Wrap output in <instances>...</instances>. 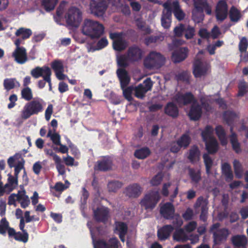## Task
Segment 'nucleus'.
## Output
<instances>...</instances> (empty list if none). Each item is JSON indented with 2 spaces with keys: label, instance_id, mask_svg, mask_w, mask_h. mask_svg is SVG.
Listing matches in <instances>:
<instances>
[{
  "label": "nucleus",
  "instance_id": "nucleus-1",
  "mask_svg": "<svg viewBox=\"0 0 248 248\" xmlns=\"http://www.w3.org/2000/svg\"><path fill=\"white\" fill-rule=\"evenodd\" d=\"M104 27L98 21L85 19L82 28V32L92 39L99 38L103 34Z\"/></svg>",
  "mask_w": 248,
  "mask_h": 248
},
{
  "label": "nucleus",
  "instance_id": "nucleus-2",
  "mask_svg": "<svg viewBox=\"0 0 248 248\" xmlns=\"http://www.w3.org/2000/svg\"><path fill=\"white\" fill-rule=\"evenodd\" d=\"M44 101L42 99L37 98L27 102L21 111V118L27 120L32 115H38L44 109Z\"/></svg>",
  "mask_w": 248,
  "mask_h": 248
},
{
  "label": "nucleus",
  "instance_id": "nucleus-3",
  "mask_svg": "<svg viewBox=\"0 0 248 248\" xmlns=\"http://www.w3.org/2000/svg\"><path fill=\"white\" fill-rule=\"evenodd\" d=\"M65 19L68 27L77 28L82 20V13L79 8L71 7L65 15Z\"/></svg>",
  "mask_w": 248,
  "mask_h": 248
},
{
  "label": "nucleus",
  "instance_id": "nucleus-4",
  "mask_svg": "<svg viewBox=\"0 0 248 248\" xmlns=\"http://www.w3.org/2000/svg\"><path fill=\"white\" fill-rule=\"evenodd\" d=\"M165 58L159 52L151 51L144 60V65L148 69H159L165 63Z\"/></svg>",
  "mask_w": 248,
  "mask_h": 248
},
{
  "label": "nucleus",
  "instance_id": "nucleus-5",
  "mask_svg": "<svg viewBox=\"0 0 248 248\" xmlns=\"http://www.w3.org/2000/svg\"><path fill=\"white\" fill-rule=\"evenodd\" d=\"M160 199L158 191H152L145 195L140 204L146 210H153Z\"/></svg>",
  "mask_w": 248,
  "mask_h": 248
},
{
  "label": "nucleus",
  "instance_id": "nucleus-6",
  "mask_svg": "<svg viewBox=\"0 0 248 248\" xmlns=\"http://www.w3.org/2000/svg\"><path fill=\"white\" fill-rule=\"evenodd\" d=\"M208 201L203 196L198 197L194 204L193 207L196 212L198 213L201 211L200 219L201 220L206 222L207 219L208 211Z\"/></svg>",
  "mask_w": 248,
  "mask_h": 248
},
{
  "label": "nucleus",
  "instance_id": "nucleus-7",
  "mask_svg": "<svg viewBox=\"0 0 248 248\" xmlns=\"http://www.w3.org/2000/svg\"><path fill=\"white\" fill-rule=\"evenodd\" d=\"M108 8L105 0H91L90 10L91 13L97 17L102 16Z\"/></svg>",
  "mask_w": 248,
  "mask_h": 248
},
{
  "label": "nucleus",
  "instance_id": "nucleus-8",
  "mask_svg": "<svg viewBox=\"0 0 248 248\" xmlns=\"http://www.w3.org/2000/svg\"><path fill=\"white\" fill-rule=\"evenodd\" d=\"M91 235L94 248H118L119 241L116 237L109 239L107 242L103 239L95 240L94 235L92 232Z\"/></svg>",
  "mask_w": 248,
  "mask_h": 248
},
{
  "label": "nucleus",
  "instance_id": "nucleus-9",
  "mask_svg": "<svg viewBox=\"0 0 248 248\" xmlns=\"http://www.w3.org/2000/svg\"><path fill=\"white\" fill-rule=\"evenodd\" d=\"M216 17L218 21L222 22L227 17L228 14V6L224 0H219L216 6Z\"/></svg>",
  "mask_w": 248,
  "mask_h": 248
},
{
  "label": "nucleus",
  "instance_id": "nucleus-10",
  "mask_svg": "<svg viewBox=\"0 0 248 248\" xmlns=\"http://www.w3.org/2000/svg\"><path fill=\"white\" fill-rule=\"evenodd\" d=\"M175 100L179 106H187L197 101V99L191 92L177 93L175 96Z\"/></svg>",
  "mask_w": 248,
  "mask_h": 248
},
{
  "label": "nucleus",
  "instance_id": "nucleus-11",
  "mask_svg": "<svg viewBox=\"0 0 248 248\" xmlns=\"http://www.w3.org/2000/svg\"><path fill=\"white\" fill-rule=\"evenodd\" d=\"M142 49L136 45L129 47L126 53L128 60L130 62L139 61L142 58Z\"/></svg>",
  "mask_w": 248,
  "mask_h": 248
},
{
  "label": "nucleus",
  "instance_id": "nucleus-12",
  "mask_svg": "<svg viewBox=\"0 0 248 248\" xmlns=\"http://www.w3.org/2000/svg\"><path fill=\"white\" fill-rule=\"evenodd\" d=\"M202 114V106L197 102V101L191 104L188 113V116L191 120L198 121L201 118Z\"/></svg>",
  "mask_w": 248,
  "mask_h": 248
},
{
  "label": "nucleus",
  "instance_id": "nucleus-13",
  "mask_svg": "<svg viewBox=\"0 0 248 248\" xmlns=\"http://www.w3.org/2000/svg\"><path fill=\"white\" fill-rule=\"evenodd\" d=\"M114 232L118 234L121 241L124 242L125 235L128 232L127 224L123 221H116L114 223Z\"/></svg>",
  "mask_w": 248,
  "mask_h": 248
},
{
  "label": "nucleus",
  "instance_id": "nucleus-14",
  "mask_svg": "<svg viewBox=\"0 0 248 248\" xmlns=\"http://www.w3.org/2000/svg\"><path fill=\"white\" fill-rule=\"evenodd\" d=\"M208 69L207 65L203 64L200 60L197 59L193 63V75L195 78H201L207 74Z\"/></svg>",
  "mask_w": 248,
  "mask_h": 248
},
{
  "label": "nucleus",
  "instance_id": "nucleus-15",
  "mask_svg": "<svg viewBox=\"0 0 248 248\" xmlns=\"http://www.w3.org/2000/svg\"><path fill=\"white\" fill-rule=\"evenodd\" d=\"M229 234V231L225 228L214 231L213 232L214 244L216 245L221 244L226 240Z\"/></svg>",
  "mask_w": 248,
  "mask_h": 248
},
{
  "label": "nucleus",
  "instance_id": "nucleus-16",
  "mask_svg": "<svg viewBox=\"0 0 248 248\" xmlns=\"http://www.w3.org/2000/svg\"><path fill=\"white\" fill-rule=\"evenodd\" d=\"M160 213L166 219H172L174 216L175 208L172 203L167 202L160 209Z\"/></svg>",
  "mask_w": 248,
  "mask_h": 248
},
{
  "label": "nucleus",
  "instance_id": "nucleus-17",
  "mask_svg": "<svg viewBox=\"0 0 248 248\" xmlns=\"http://www.w3.org/2000/svg\"><path fill=\"white\" fill-rule=\"evenodd\" d=\"M188 51L186 47H180L174 50L172 53V61L176 63L184 61L187 57Z\"/></svg>",
  "mask_w": 248,
  "mask_h": 248
},
{
  "label": "nucleus",
  "instance_id": "nucleus-18",
  "mask_svg": "<svg viewBox=\"0 0 248 248\" xmlns=\"http://www.w3.org/2000/svg\"><path fill=\"white\" fill-rule=\"evenodd\" d=\"M112 165V161L110 157L104 156L97 161L94 169L99 171H107L111 169Z\"/></svg>",
  "mask_w": 248,
  "mask_h": 248
},
{
  "label": "nucleus",
  "instance_id": "nucleus-19",
  "mask_svg": "<svg viewBox=\"0 0 248 248\" xmlns=\"http://www.w3.org/2000/svg\"><path fill=\"white\" fill-rule=\"evenodd\" d=\"M142 188L137 184L134 183L128 186L125 188L124 193L129 198H136L141 194Z\"/></svg>",
  "mask_w": 248,
  "mask_h": 248
},
{
  "label": "nucleus",
  "instance_id": "nucleus-20",
  "mask_svg": "<svg viewBox=\"0 0 248 248\" xmlns=\"http://www.w3.org/2000/svg\"><path fill=\"white\" fill-rule=\"evenodd\" d=\"M12 57L19 64H24L28 60L27 53L25 48H16L12 53Z\"/></svg>",
  "mask_w": 248,
  "mask_h": 248
},
{
  "label": "nucleus",
  "instance_id": "nucleus-21",
  "mask_svg": "<svg viewBox=\"0 0 248 248\" xmlns=\"http://www.w3.org/2000/svg\"><path fill=\"white\" fill-rule=\"evenodd\" d=\"M193 4L195 9L198 12L202 13L205 11L206 14H211V7L207 0H193Z\"/></svg>",
  "mask_w": 248,
  "mask_h": 248
},
{
  "label": "nucleus",
  "instance_id": "nucleus-22",
  "mask_svg": "<svg viewBox=\"0 0 248 248\" xmlns=\"http://www.w3.org/2000/svg\"><path fill=\"white\" fill-rule=\"evenodd\" d=\"M93 217L97 222L106 223L108 220V211L107 208H97L94 210Z\"/></svg>",
  "mask_w": 248,
  "mask_h": 248
},
{
  "label": "nucleus",
  "instance_id": "nucleus-23",
  "mask_svg": "<svg viewBox=\"0 0 248 248\" xmlns=\"http://www.w3.org/2000/svg\"><path fill=\"white\" fill-rule=\"evenodd\" d=\"M116 73L120 82L121 87L123 89L129 83L130 78L127 71L124 68L118 69Z\"/></svg>",
  "mask_w": 248,
  "mask_h": 248
},
{
  "label": "nucleus",
  "instance_id": "nucleus-24",
  "mask_svg": "<svg viewBox=\"0 0 248 248\" xmlns=\"http://www.w3.org/2000/svg\"><path fill=\"white\" fill-rule=\"evenodd\" d=\"M174 230V227L171 225H166L159 229L157 231V236L161 241L168 239L171 232Z\"/></svg>",
  "mask_w": 248,
  "mask_h": 248
},
{
  "label": "nucleus",
  "instance_id": "nucleus-25",
  "mask_svg": "<svg viewBox=\"0 0 248 248\" xmlns=\"http://www.w3.org/2000/svg\"><path fill=\"white\" fill-rule=\"evenodd\" d=\"M51 72L50 68L48 66H37L31 70V74L35 78H38L41 77L43 78V76H47Z\"/></svg>",
  "mask_w": 248,
  "mask_h": 248
},
{
  "label": "nucleus",
  "instance_id": "nucleus-26",
  "mask_svg": "<svg viewBox=\"0 0 248 248\" xmlns=\"http://www.w3.org/2000/svg\"><path fill=\"white\" fill-rule=\"evenodd\" d=\"M164 112L167 115L173 118H176L178 116L179 109L175 104L170 102L166 105L164 108Z\"/></svg>",
  "mask_w": 248,
  "mask_h": 248
},
{
  "label": "nucleus",
  "instance_id": "nucleus-27",
  "mask_svg": "<svg viewBox=\"0 0 248 248\" xmlns=\"http://www.w3.org/2000/svg\"><path fill=\"white\" fill-rule=\"evenodd\" d=\"M187 158L189 161L194 164L199 161L200 158V151L196 145H193L189 150Z\"/></svg>",
  "mask_w": 248,
  "mask_h": 248
},
{
  "label": "nucleus",
  "instance_id": "nucleus-28",
  "mask_svg": "<svg viewBox=\"0 0 248 248\" xmlns=\"http://www.w3.org/2000/svg\"><path fill=\"white\" fill-rule=\"evenodd\" d=\"M205 144V149L209 154H214L218 150V143L215 138H211L210 140L204 141Z\"/></svg>",
  "mask_w": 248,
  "mask_h": 248
},
{
  "label": "nucleus",
  "instance_id": "nucleus-29",
  "mask_svg": "<svg viewBox=\"0 0 248 248\" xmlns=\"http://www.w3.org/2000/svg\"><path fill=\"white\" fill-rule=\"evenodd\" d=\"M232 245L235 247H244L248 243V239L245 235H235L231 238Z\"/></svg>",
  "mask_w": 248,
  "mask_h": 248
},
{
  "label": "nucleus",
  "instance_id": "nucleus-30",
  "mask_svg": "<svg viewBox=\"0 0 248 248\" xmlns=\"http://www.w3.org/2000/svg\"><path fill=\"white\" fill-rule=\"evenodd\" d=\"M172 6L173 13L176 18L179 21L182 20L185 16V14L181 9L178 1H173L172 3Z\"/></svg>",
  "mask_w": 248,
  "mask_h": 248
},
{
  "label": "nucleus",
  "instance_id": "nucleus-31",
  "mask_svg": "<svg viewBox=\"0 0 248 248\" xmlns=\"http://www.w3.org/2000/svg\"><path fill=\"white\" fill-rule=\"evenodd\" d=\"M188 170L191 183L194 185H197L202 179L201 171L193 168H189Z\"/></svg>",
  "mask_w": 248,
  "mask_h": 248
},
{
  "label": "nucleus",
  "instance_id": "nucleus-32",
  "mask_svg": "<svg viewBox=\"0 0 248 248\" xmlns=\"http://www.w3.org/2000/svg\"><path fill=\"white\" fill-rule=\"evenodd\" d=\"M216 134L222 146H226L228 143L225 131L221 125H217L215 128Z\"/></svg>",
  "mask_w": 248,
  "mask_h": 248
},
{
  "label": "nucleus",
  "instance_id": "nucleus-33",
  "mask_svg": "<svg viewBox=\"0 0 248 248\" xmlns=\"http://www.w3.org/2000/svg\"><path fill=\"white\" fill-rule=\"evenodd\" d=\"M230 140L233 150L237 154L240 153L242 152L240 143L238 140L237 134L235 132H232L230 136Z\"/></svg>",
  "mask_w": 248,
  "mask_h": 248
},
{
  "label": "nucleus",
  "instance_id": "nucleus-34",
  "mask_svg": "<svg viewBox=\"0 0 248 248\" xmlns=\"http://www.w3.org/2000/svg\"><path fill=\"white\" fill-rule=\"evenodd\" d=\"M236 114L233 111L227 110L223 114V118L228 125H233L235 120L237 118Z\"/></svg>",
  "mask_w": 248,
  "mask_h": 248
},
{
  "label": "nucleus",
  "instance_id": "nucleus-35",
  "mask_svg": "<svg viewBox=\"0 0 248 248\" xmlns=\"http://www.w3.org/2000/svg\"><path fill=\"white\" fill-rule=\"evenodd\" d=\"M151 154V151L147 147H142L136 150L134 152L135 156L139 159L147 158Z\"/></svg>",
  "mask_w": 248,
  "mask_h": 248
},
{
  "label": "nucleus",
  "instance_id": "nucleus-36",
  "mask_svg": "<svg viewBox=\"0 0 248 248\" xmlns=\"http://www.w3.org/2000/svg\"><path fill=\"white\" fill-rule=\"evenodd\" d=\"M123 186V183L119 181L112 180L107 184V188L109 192L116 193Z\"/></svg>",
  "mask_w": 248,
  "mask_h": 248
},
{
  "label": "nucleus",
  "instance_id": "nucleus-37",
  "mask_svg": "<svg viewBox=\"0 0 248 248\" xmlns=\"http://www.w3.org/2000/svg\"><path fill=\"white\" fill-rule=\"evenodd\" d=\"M112 46L115 50L121 51L126 48L127 43L123 37L120 39L114 40L113 41Z\"/></svg>",
  "mask_w": 248,
  "mask_h": 248
},
{
  "label": "nucleus",
  "instance_id": "nucleus-38",
  "mask_svg": "<svg viewBox=\"0 0 248 248\" xmlns=\"http://www.w3.org/2000/svg\"><path fill=\"white\" fill-rule=\"evenodd\" d=\"M229 17L232 22H237L241 17L240 11L235 7L232 6L229 11Z\"/></svg>",
  "mask_w": 248,
  "mask_h": 248
},
{
  "label": "nucleus",
  "instance_id": "nucleus-39",
  "mask_svg": "<svg viewBox=\"0 0 248 248\" xmlns=\"http://www.w3.org/2000/svg\"><path fill=\"white\" fill-rule=\"evenodd\" d=\"M173 239L179 242H186L188 240V236L182 229L177 230L173 235Z\"/></svg>",
  "mask_w": 248,
  "mask_h": 248
},
{
  "label": "nucleus",
  "instance_id": "nucleus-40",
  "mask_svg": "<svg viewBox=\"0 0 248 248\" xmlns=\"http://www.w3.org/2000/svg\"><path fill=\"white\" fill-rule=\"evenodd\" d=\"M176 141L182 148L186 149L190 144L191 138L187 134H183Z\"/></svg>",
  "mask_w": 248,
  "mask_h": 248
},
{
  "label": "nucleus",
  "instance_id": "nucleus-41",
  "mask_svg": "<svg viewBox=\"0 0 248 248\" xmlns=\"http://www.w3.org/2000/svg\"><path fill=\"white\" fill-rule=\"evenodd\" d=\"M32 31L30 29H26L23 27L18 29L16 32V36H21L22 39H27L31 35Z\"/></svg>",
  "mask_w": 248,
  "mask_h": 248
},
{
  "label": "nucleus",
  "instance_id": "nucleus-42",
  "mask_svg": "<svg viewBox=\"0 0 248 248\" xmlns=\"http://www.w3.org/2000/svg\"><path fill=\"white\" fill-rule=\"evenodd\" d=\"M21 98L26 101H30L33 98V94L31 89L26 87L23 88L21 91Z\"/></svg>",
  "mask_w": 248,
  "mask_h": 248
},
{
  "label": "nucleus",
  "instance_id": "nucleus-43",
  "mask_svg": "<svg viewBox=\"0 0 248 248\" xmlns=\"http://www.w3.org/2000/svg\"><path fill=\"white\" fill-rule=\"evenodd\" d=\"M234 173L235 177L237 178H241L243 176V168L240 162L235 159L233 162Z\"/></svg>",
  "mask_w": 248,
  "mask_h": 248
},
{
  "label": "nucleus",
  "instance_id": "nucleus-44",
  "mask_svg": "<svg viewBox=\"0 0 248 248\" xmlns=\"http://www.w3.org/2000/svg\"><path fill=\"white\" fill-rule=\"evenodd\" d=\"M213 130L210 125H207L202 132V137L203 141L210 140L211 138H215L212 136Z\"/></svg>",
  "mask_w": 248,
  "mask_h": 248
},
{
  "label": "nucleus",
  "instance_id": "nucleus-45",
  "mask_svg": "<svg viewBox=\"0 0 248 248\" xmlns=\"http://www.w3.org/2000/svg\"><path fill=\"white\" fill-rule=\"evenodd\" d=\"M184 34L187 40L192 39L195 35V28L189 25H185Z\"/></svg>",
  "mask_w": 248,
  "mask_h": 248
},
{
  "label": "nucleus",
  "instance_id": "nucleus-46",
  "mask_svg": "<svg viewBox=\"0 0 248 248\" xmlns=\"http://www.w3.org/2000/svg\"><path fill=\"white\" fill-rule=\"evenodd\" d=\"M171 16L168 14H162L161 18V25L164 29H169L171 23Z\"/></svg>",
  "mask_w": 248,
  "mask_h": 248
},
{
  "label": "nucleus",
  "instance_id": "nucleus-47",
  "mask_svg": "<svg viewBox=\"0 0 248 248\" xmlns=\"http://www.w3.org/2000/svg\"><path fill=\"white\" fill-rule=\"evenodd\" d=\"M58 2V0H42V4L46 11L53 10Z\"/></svg>",
  "mask_w": 248,
  "mask_h": 248
},
{
  "label": "nucleus",
  "instance_id": "nucleus-48",
  "mask_svg": "<svg viewBox=\"0 0 248 248\" xmlns=\"http://www.w3.org/2000/svg\"><path fill=\"white\" fill-rule=\"evenodd\" d=\"M204 163L206 168V172L207 174L210 173V170L213 166V162L211 157L207 154L203 155Z\"/></svg>",
  "mask_w": 248,
  "mask_h": 248
},
{
  "label": "nucleus",
  "instance_id": "nucleus-49",
  "mask_svg": "<svg viewBox=\"0 0 248 248\" xmlns=\"http://www.w3.org/2000/svg\"><path fill=\"white\" fill-rule=\"evenodd\" d=\"M16 232V235L15 236L14 239L18 241L22 242L23 243H26L28 242L29 239V234L27 231Z\"/></svg>",
  "mask_w": 248,
  "mask_h": 248
},
{
  "label": "nucleus",
  "instance_id": "nucleus-50",
  "mask_svg": "<svg viewBox=\"0 0 248 248\" xmlns=\"http://www.w3.org/2000/svg\"><path fill=\"white\" fill-rule=\"evenodd\" d=\"M47 137L50 138L53 144L56 145H60L61 136L58 133H55L52 134L51 130H49Z\"/></svg>",
  "mask_w": 248,
  "mask_h": 248
},
{
  "label": "nucleus",
  "instance_id": "nucleus-51",
  "mask_svg": "<svg viewBox=\"0 0 248 248\" xmlns=\"http://www.w3.org/2000/svg\"><path fill=\"white\" fill-rule=\"evenodd\" d=\"M135 96L139 98H142L144 97L145 94L147 91L143 88V85L142 84H139L135 88Z\"/></svg>",
  "mask_w": 248,
  "mask_h": 248
},
{
  "label": "nucleus",
  "instance_id": "nucleus-52",
  "mask_svg": "<svg viewBox=\"0 0 248 248\" xmlns=\"http://www.w3.org/2000/svg\"><path fill=\"white\" fill-rule=\"evenodd\" d=\"M9 223L5 217L1 218L0 220V234L5 235L7 229H8Z\"/></svg>",
  "mask_w": 248,
  "mask_h": 248
},
{
  "label": "nucleus",
  "instance_id": "nucleus-53",
  "mask_svg": "<svg viewBox=\"0 0 248 248\" xmlns=\"http://www.w3.org/2000/svg\"><path fill=\"white\" fill-rule=\"evenodd\" d=\"M54 162L59 174L62 175L65 174V166L63 164H62L61 158L60 157L58 158H56V160Z\"/></svg>",
  "mask_w": 248,
  "mask_h": 248
},
{
  "label": "nucleus",
  "instance_id": "nucleus-54",
  "mask_svg": "<svg viewBox=\"0 0 248 248\" xmlns=\"http://www.w3.org/2000/svg\"><path fill=\"white\" fill-rule=\"evenodd\" d=\"M51 67L55 72L64 70L62 62L61 60H54L51 63Z\"/></svg>",
  "mask_w": 248,
  "mask_h": 248
},
{
  "label": "nucleus",
  "instance_id": "nucleus-55",
  "mask_svg": "<svg viewBox=\"0 0 248 248\" xmlns=\"http://www.w3.org/2000/svg\"><path fill=\"white\" fill-rule=\"evenodd\" d=\"M185 24L180 23L178 26H176L173 32L174 35L178 37H181L183 36L185 31Z\"/></svg>",
  "mask_w": 248,
  "mask_h": 248
},
{
  "label": "nucleus",
  "instance_id": "nucleus-56",
  "mask_svg": "<svg viewBox=\"0 0 248 248\" xmlns=\"http://www.w3.org/2000/svg\"><path fill=\"white\" fill-rule=\"evenodd\" d=\"M248 46V41L246 37H243L239 43V50L240 52L246 51Z\"/></svg>",
  "mask_w": 248,
  "mask_h": 248
},
{
  "label": "nucleus",
  "instance_id": "nucleus-57",
  "mask_svg": "<svg viewBox=\"0 0 248 248\" xmlns=\"http://www.w3.org/2000/svg\"><path fill=\"white\" fill-rule=\"evenodd\" d=\"M3 86L7 91L13 89L15 87L14 79L13 78H6L4 80Z\"/></svg>",
  "mask_w": 248,
  "mask_h": 248
},
{
  "label": "nucleus",
  "instance_id": "nucleus-58",
  "mask_svg": "<svg viewBox=\"0 0 248 248\" xmlns=\"http://www.w3.org/2000/svg\"><path fill=\"white\" fill-rule=\"evenodd\" d=\"M127 61H128V60L127 55L125 56L122 55L118 59V65L119 67H122V68L124 69V68L128 66Z\"/></svg>",
  "mask_w": 248,
  "mask_h": 248
},
{
  "label": "nucleus",
  "instance_id": "nucleus-59",
  "mask_svg": "<svg viewBox=\"0 0 248 248\" xmlns=\"http://www.w3.org/2000/svg\"><path fill=\"white\" fill-rule=\"evenodd\" d=\"M163 176L161 173H158L150 181V184L153 186H158L162 181Z\"/></svg>",
  "mask_w": 248,
  "mask_h": 248
},
{
  "label": "nucleus",
  "instance_id": "nucleus-60",
  "mask_svg": "<svg viewBox=\"0 0 248 248\" xmlns=\"http://www.w3.org/2000/svg\"><path fill=\"white\" fill-rule=\"evenodd\" d=\"M200 102L201 104L200 105L202 106V109L203 108L206 112H209L211 110L212 107L209 104L208 100L205 98L202 97L200 99Z\"/></svg>",
  "mask_w": 248,
  "mask_h": 248
},
{
  "label": "nucleus",
  "instance_id": "nucleus-61",
  "mask_svg": "<svg viewBox=\"0 0 248 248\" xmlns=\"http://www.w3.org/2000/svg\"><path fill=\"white\" fill-rule=\"evenodd\" d=\"M237 96H243L247 93V86L245 82H241L238 86Z\"/></svg>",
  "mask_w": 248,
  "mask_h": 248
},
{
  "label": "nucleus",
  "instance_id": "nucleus-62",
  "mask_svg": "<svg viewBox=\"0 0 248 248\" xmlns=\"http://www.w3.org/2000/svg\"><path fill=\"white\" fill-rule=\"evenodd\" d=\"M136 26L139 30L144 31L147 33H150V29L149 28L145 27V23L144 22L137 20L136 21Z\"/></svg>",
  "mask_w": 248,
  "mask_h": 248
},
{
  "label": "nucleus",
  "instance_id": "nucleus-63",
  "mask_svg": "<svg viewBox=\"0 0 248 248\" xmlns=\"http://www.w3.org/2000/svg\"><path fill=\"white\" fill-rule=\"evenodd\" d=\"M108 45V41L106 38H102L96 44L97 49H101Z\"/></svg>",
  "mask_w": 248,
  "mask_h": 248
},
{
  "label": "nucleus",
  "instance_id": "nucleus-64",
  "mask_svg": "<svg viewBox=\"0 0 248 248\" xmlns=\"http://www.w3.org/2000/svg\"><path fill=\"white\" fill-rule=\"evenodd\" d=\"M172 224L175 227H180L183 224V220L179 215L174 216Z\"/></svg>",
  "mask_w": 248,
  "mask_h": 248
}]
</instances>
